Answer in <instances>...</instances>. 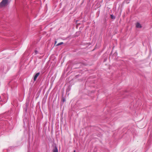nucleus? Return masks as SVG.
Returning <instances> with one entry per match:
<instances>
[{"instance_id":"nucleus-1","label":"nucleus","mask_w":152,"mask_h":152,"mask_svg":"<svg viewBox=\"0 0 152 152\" xmlns=\"http://www.w3.org/2000/svg\"><path fill=\"white\" fill-rule=\"evenodd\" d=\"M8 0H2L0 3V7H2L7 4Z\"/></svg>"},{"instance_id":"nucleus-2","label":"nucleus","mask_w":152,"mask_h":152,"mask_svg":"<svg viewBox=\"0 0 152 152\" xmlns=\"http://www.w3.org/2000/svg\"><path fill=\"white\" fill-rule=\"evenodd\" d=\"M136 26L137 28H142L141 25L139 22H137L136 24Z\"/></svg>"},{"instance_id":"nucleus-3","label":"nucleus","mask_w":152,"mask_h":152,"mask_svg":"<svg viewBox=\"0 0 152 152\" xmlns=\"http://www.w3.org/2000/svg\"><path fill=\"white\" fill-rule=\"evenodd\" d=\"M39 75V73L38 72L37 73H36L35 75H34V81H35L37 78V77H38V76Z\"/></svg>"},{"instance_id":"nucleus-4","label":"nucleus","mask_w":152,"mask_h":152,"mask_svg":"<svg viewBox=\"0 0 152 152\" xmlns=\"http://www.w3.org/2000/svg\"><path fill=\"white\" fill-rule=\"evenodd\" d=\"M53 152H58L57 147L55 146L53 149Z\"/></svg>"},{"instance_id":"nucleus-5","label":"nucleus","mask_w":152,"mask_h":152,"mask_svg":"<svg viewBox=\"0 0 152 152\" xmlns=\"http://www.w3.org/2000/svg\"><path fill=\"white\" fill-rule=\"evenodd\" d=\"M63 44V42H61L60 43H58L57 45H56V46H59V45H61L62 44Z\"/></svg>"},{"instance_id":"nucleus-6","label":"nucleus","mask_w":152,"mask_h":152,"mask_svg":"<svg viewBox=\"0 0 152 152\" xmlns=\"http://www.w3.org/2000/svg\"><path fill=\"white\" fill-rule=\"evenodd\" d=\"M38 53V52L37 50L35 51V54H37Z\"/></svg>"},{"instance_id":"nucleus-7","label":"nucleus","mask_w":152,"mask_h":152,"mask_svg":"<svg viewBox=\"0 0 152 152\" xmlns=\"http://www.w3.org/2000/svg\"><path fill=\"white\" fill-rule=\"evenodd\" d=\"M111 18L113 19V18H115V17L113 16V15H111Z\"/></svg>"},{"instance_id":"nucleus-8","label":"nucleus","mask_w":152,"mask_h":152,"mask_svg":"<svg viewBox=\"0 0 152 152\" xmlns=\"http://www.w3.org/2000/svg\"><path fill=\"white\" fill-rule=\"evenodd\" d=\"M57 42V41H55V44H56Z\"/></svg>"},{"instance_id":"nucleus-9","label":"nucleus","mask_w":152,"mask_h":152,"mask_svg":"<svg viewBox=\"0 0 152 152\" xmlns=\"http://www.w3.org/2000/svg\"><path fill=\"white\" fill-rule=\"evenodd\" d=\"M74 152H75V150L74 151Z\"/></svg>"}]
</instances>
